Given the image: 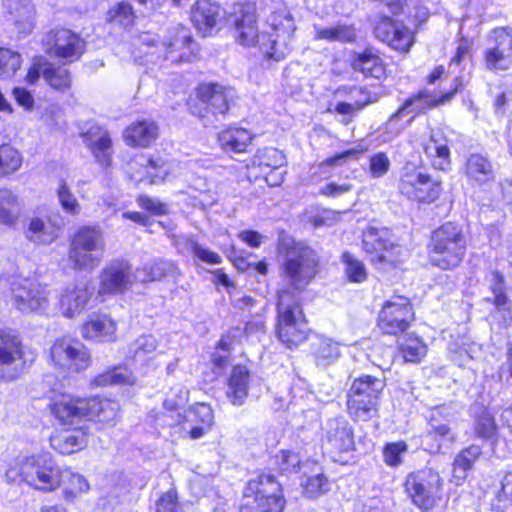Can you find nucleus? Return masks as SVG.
Wrapping results in <instances>:
<instances>
[{
	"mask_svg": "<svg viewBox=\"0 0 512 512\" xmlns=\"http://www.w3.org/2000/svg\"><path fill=\"white\" fill-rule=\"evenodd\" d=\"M484 62L489 71H505L512 65V28L498 27L490 35Z\"/></svg>",
	"mask_w": 512,
	"mask_h": 512,
	"instance_id": "dca6fc26",
	"label": "nucleus"
},
{
	"mask_svg": "<svg viewBox=\"0 0 512 512\" xmlns=\"http://www.w3.org/2000/svg\"><path fill=\"white\" fill-rule=\"evenodd\" d=\"M193 38L183 26H177L169 30L167 40L161 42V50L165 52V59L172 62H191L195 57Z\"/></svg>",
	"mask_w": 512,
	"mask_h": 512,
	"instance_id": "412c9836",
	"label": "nucleus"
},
{
	"mask_svg": "<svg viewBox=\"0 0 512 512\" xmlns=\"http://www.w3.org/2000/svg\"><path fill=\"white\" fill-rule=\"evenodd\" d=\"M157 346V341L152 335H143L131 345L129 353L133 359L144 361L156 351Z\"/></svg>",
	"mask_w": 512,
	"mask_h": 512,
	"instance_id": "6e6d98bb",
	"label": "nucleus"
},
{
	"mask_svg": "<svg viewBox=\"0 0 512 512\" xmlns=\"http://www.w3.org/2000/svg\"><path fill=\"white\" fill-rule=\"evenodd\" d=\"M88 420H94L105 424H112L119 412V404L109 399L89 398Z\"/></svg>",
	"mask_w": 512,
	"mask_h": 512,
	"instance_id": "4c0bfd02",
	"label": "nucleus"
},
{
	"mask_svg": "<svg viewBox=\"0 0 512 512\" xmlns=\"http://www.w3.org/2000/svg\"><path fill=\"white\" fill-rule=\"evenodd\" d=\"M81 137L96 161L103 167H109L113 154L112 140L109 133L102 127L93 124L81 133Z\"/></svg>",
	"mask_w": 512,
	"mask_h": 512,
	"instance_id": "b1692460",
	"label": "nucleus"
},
{
	"mask_svg": "<svg viewBox=\"0 0 512 512\" xmlns=\"http://www.w3.org/2000/svg\"><path fill=\"white\" fill-rule=\"evenodd\" d=\"M385 379L371 375H364L355 379L350 388V394L379 401L381 392L385 387Z\"/></svg>",
	"mask_w": 512,
	"mask_h": 512,
	"instance_id": "58836bf2",
	"label": "nucleus"
},
{
	"mask_svg": "<svg viewBox=\"0 0 512 512\" xmlns=\"http://www.w3.org/2000/svg\"><path fill=\"white\" fill-rule=\"evenodd\" d=\"M285 499L280 484L270 474L251 479L243 492L240 512H282Z\"/></svg>",
	"mask_w": 512,
	"mask_h": 512,
	"instance_id": "423d86ee",
	"label": "nucleus"
},
{
	"mask_svg": "<svg viewBox=\"0 0 512 512\" xmlns=\"http://www.w3.org/2000/svg\"><path fill=\"white\" fill-rule=\"evenodd\" d=\"M407 445L404 442L388 444L384 449V459L389 466H397L401 463V454L406 452Z\"/></svg>",
	"mask_w": 512,
	"mask_h": 512,
	"instance_id": "338daca9",
	"label": "nucleus"
},
{
	"mask_svg": "<svg viewBox=\"0 0 512 512\" xmlns=\"http://www.w3.org/2000/svg\"><path fill=\"white\" fill-rule=\"evenodd\" d=\"M22 57L19 53L0 48V78H11L21 67Z\"/></svg>",
	"mask_w": 512,
	"mask_h": 512,
	"instance_id": "864d4df0",
	"label": "nucleus"
},
{
	"mask_svg": "<svg viewBox=\"0 0 512 512\" xmlns=\"http://www.w3.org/2000/svg\"><path fill=\"white\" fill-rule=\"evenodd\" d=\"M387 232L385 230H378L377 228H368L363 233V249L370 255L371 262L377 263V256L383 252L389 240L386 238Z\"/></svg>",
	"mask_w": 512,
	"mask_h": 512,
	"instance_id": "49530a36",
	"label": "nucleus"
},
{
	"mask_svg": "<svg viewBox=\"0 0 512 512\" xmlns=\"http://www.w3.org/2000/svg\"><path fill=\"white\" fill-rule=\"evenodd\" d=\"M89 403V398L61 394L53 400L50 407L52 414L62 425L72 426L88 420Z\"/></svg>",
	"mask_w": 512,
	"mask_h": 512,
	"instance_id": "aec40b11",
	"label": "nucleus"
},
{
	"mask_svg": "<svg viewBox=\"0 0 512 512\" xmlns=\"http://www.w3.org/2000/svg\"><path fill=\"white\" fill-rule=\"evenodd\" d=\"M442 485L439 473L431 468H426L407 476L405 491L416 506L429 510L440 498Z\"/></svg>",
	"mask_w": 512,
	"mask_h": 512,
	"instance_id": "1a4fd4ad",
	"label": "nucleus"
},
{
	"mask_svg": "<svg viewBox=\"0 0 512 512\" xmlns=\"http://www.w3.org/2000/svg\"><path fill=\"white\" fill-rule=\"evenodd\" d=\"M44 62L43 79L53 89L65 92L71 86V74L65 66Z\"/></svg>",
	"mask_w": 512,
	"mask_h": 512,
	"instance_id": "a19ab883",
	"label": "nucleus"
},
{
	"mask_svg": "<svg viewBox=\"0 0 512 512\" xmlns=\"http://www.w3.org/2000/svg\"><path fill=\"white\" fill-rule=\"evenodd\" d=\"M252 134L240 127H230L218 135L221 148L228 153H243L251 144Z\"/></svg>",
	"mask_w": 512,
	"mask_h": 512,
	"instance_id": "f704fd0d",
	"label": "nucleus"
},
{
	"mask_svg": "<svg viewBox=\"0 0 512 512\" xmlns=\"http://www.w3.org/2000/svg\"><path fill=\"white\" fill-rule=\"evenodd\" d=\"M277 336L288 348L298 346L306 339L305 322L296 294L289 289L278 291Z\"/></svg>",
	"mask_w": 512,
	"mask_h": 512,
	"instance_id": "0eeeda50",
	"label": "nucleus"
},
{
	"mask_svg": "<svg viewBox=\"0 0 512 512\" xmlns=\"http://www.w3.org/2000/svg\"><path fill=\"white\" fill-rule=\"evenodd\" d=\"M50 357L56 367L72 372L86 369L90 362L86 347L70 337L56 339L50 348Z\"/></svg>",
	"mask_w": 512,
	"mask_h": 512,
	"instance_id": "ddd939ff",
	"label": "nucleus"
},
{
	"mask_svg": "<svg viewBox=\"0 0 512 512\" xmlns=\"http://www.w3.org/2000/svg\"><path fill=\"white\" fill-rule=\"evenodd\" d=\"M158 137V126L150 120L132 123L124 133L127 144L131 146L147 147Z\"/></svg>",
	"mask_w": 512,
	"mask_h": 512,
	"instance_id": "473e14b6",
	"label": "nucleus"
},
{
	"mask_svg": "<svg viewBox=\"0 0 512 512\" xmlns=\"http://www.w3.org/2000/svg\"><path fill=\"white\" fill-rule=\"evenodd\" d=\"M315 39L329 42H352L355 40V31L348 25H337L334 27L322 28L314 26Z\"/></svg>",
	"mask_w": 512,
	"mask_h": 512,
	"instance_id": "09e8293b",
	"label": "nucleus"
},
{
	"mask_svg": "<svg viewBox=\"0 0 512 512\" xmlns=\"http://www.w3.org/2000/svg\"><path fill=\"white\" fill-rule=\"evenodd\" d=\"M170 164L160 157L140 156L137 160L130 164V175L138 182L149 178L150 184H156L164 181L168 176Z\"/></svg>",
	"mask_w": 512,
	"mask_h": 512,
	"instance_id": "393cba45",
	"label": "nucleus"
},
{
	"mask_svg": "<svg viewBox=\"0 0 512 512\" xmlns=\"http://www.w3.org/2000/svg\"><path fill=\"white\" fill-rule=\"evenodd\" d=\"M454 87L443 93L440 97H436L428 90H421L417 94L407 98L404 103L395 111L387 121V127L392 126L395 120H399L404 116L411 115V120L419 114L426 113L428 110L449 102L458 92L461 86L459 78L454 79Z\"/></svg>",
	"mask_w": 512,
	"mask_h": 512,
	"instance_id": "4468645a",
	"label": "nucleus"
},
{
	"mask_svg": "<svg viewBox=\"0 0 512 512\" xmlns=\"http://www.w3.org/2000/svg\"><path fill=\"white\" fill-rule=\"evenodd\" d=\"M390 160L385 153L379 152L370 158V173L373 178L383 177L390 169Z\"/></svg>",
	"mask_w": 512,
	"mask_h": 512,
	"instance_id": "69168bd1",
	"label": "nucleus"
},
{
	"mask_svg": "<svg viewBox=\"0 0 512 512\" xmlns=\"http://www.w3.org/2000/svg\"><path fill=\"white\" fill-rule=\"evenodd\" d=\"M227 23L233 28L234 37L242 46L260 44L265 55L275 61L286 57L290 51V41L295 31L292 16L286 9L269 15V30L260 34L257 25L256 5L253 2L234 3L227 12Z\"/></svg>",
	"mask_w": 512,
	"mask_h": 512,
	"instance_id": "f257e3e1",
	"label": "nucleus"
},
{
	"mask_svg": "<svg viewBox=\"0 0 512 512\" xmlns=\"http://www.w3.org/2000/svg\"><path fill=\"white\" fill-rule=\"evenodd\" d=\"M22 165V156L9 144L0 146V178L16 172Z\"/></svg>",
	"mask_w": 512,
	"mask_h": 512,
	"instance_id": "3c124183",
	"label": "nucleus"
},
{
	"mask_svg": "<svg viewBox=\"0 0 512 512\" xmlns=\"http://www.w3.org/2000/svg\"><path fill=\"white\" fill-rule=\"evenodd\" d=\"M275 462L282 473L297 472L300 465V457L292 451H280L275 456Z\"/></svg>",
	"mask_w": 512,
	"mask_h": 512,
	"instance_id": "0e129e2a",
	"label": "nucleus"
},
{
	"mask_svg": "<svg viewBox=\"0 0 512 512\" xmlns=\"http://www.w3.org/2000/svg\"><path fill=\"white\" fill-rule=\"evenodd\" d=\"M136 281L131 265L125 260L108 263L99 274V295L120 294L128 290Z\"/></svg>",
	"mask_w": 512,
	"mask_h": 512,
	"instance_id": "a211bd4d",
	"label": "nucleus"
},
{
	"mask_svg": "<svg viewBox=\"0 0 512 512\" xmlns=\"http://www.w3.org/2000/svg\"><path fill=\"white\" fill-rule=\"evenodd\" d=\"M400 351L407 362H419L427 352L423 341L411 334L405 335L399 343Z\"/></svg>",
	"mask_w": 512,
	"mask_h": 512,
	"instance_id": "8fccbe9b",
	"label": "nucleus"
},
{
	"mask_svg": "<svg viewBox=\"0 0 512 512\" xmlns=\"http://www.w3.org/2000/svg\"><path fill=\"white\" fill-rule=\"evenodd\" d=\"M92 383L98 387L108 385H134L136 377L124 366H117L97 375Z\"/></svg>",
	"mask_w": 512,
	"mask_h": 512,
	"instance_id": "c03bdc74",
	"label": "nucleus"
},
{
	"mask_svg": "<svg viewBox=\"0 0 512 512\" xmlns=\"http://www.w3.org/2000/svg\"><path fill=\"white\" fill-rule=\"evenodd\" d=\"M278 251L283 256L282 275L286 283L283 289H289L299 299L319 272L318 253L305 243L286 236L279 239Z\"/></svg>",
	"mask_w": 512,
	"mask_h": 512,
	"instance_id": "f03ea898",
	"label": "nucleus"
},
{
	"mask_svg": "<svg viewBox=\"0 0 512 512\" xmlns=\"http://www.w3.org/2000/svg\"><path fill=\"white\" fill-rule=\"evenodd\" d=\"M322 445L330 452H348L354 447L353 428L343 416L330 418L322 427Z\"/></svg>",
	"mask_w": 512,
	"mask_h": 512,
	"instance_id": "6ab92c4d",
	"label": "nucleus"
},
{
	"mask_svg": "<svg viewBox=\"0 0 512 512\" xmlns=\"http://www.w3.org/2000/svg\"><path fill=\"white\" fill-rule=\"evenodd\" d=\"M252 382V375L244 365H235L227 379L225 395L228 401L236 407L245 404Z\"/></svg>",
	"mask_w": 512,
	"mask_h": 512,
	"instance_id": "a878e982",
	"label": "nucleus"
},
{
	"mask_svg": "<svg viewBox=\"0 0 512 512\" xmlns=\"http://www.w3.org/2000/svg\"><path fill=\"white\" fill-rule=\"evenodd\" d=\"M351 93L353 97H360V99H357L354 103H337L335 106V111L338 114L353 116L366 105L374 102V100L371 99L369 92L364 88H354Z\"/></svg>",
	"mask_w": 512,
	"mask_h": 512,
	"instance_id": "603ef678",
	"label": "nucleus"
},
{
	"mask_svg": "<svg viewBox=\"0 0 512 512\" xmlns=\"http://www.w3.org/2000/svg\"><path fill=\"white\" fill-rule=\"evenodd\" d=\"M234 96L235 91L232 88L212 83L203 84L198 88V100L191 104L190 110L205 126L214 125L226 115Z\"/></svg>",
	"mask_w": 512,
	"mask_h": 512,
	"instance_id": "6e6552de",
	"label": "nucleus"
},
{
	"mask_svg": "<svg viewBox=\"0 0 512 512\" xmlns=\"http://www.w3.org/2000/svg\"><path fill=\"white\" fill-rule=\"evenodd\" d=\"M378 402L365 397L350 394L347 409L351 416L360 421H368L377 415Z\"/></svg>",
	"mask_w": 512,
	"mask_h": 512,
	"instance_id": "79ce46f5",
	"label": "nucleus"
},
{
	"mask_svg": "<svg viewBox=\"0 0 512 512\" xmlns=\"http://www.w3.org/2000/svg\"><path fill=\"white\" fill-rule=\"evenodd\" d=\"M474 433L483 441L495 442L498 438V427L494 416L487 410L480 408L474 416Z\"/></svg>",
	"mask_w": 512,
	"mask_h": 512,
	"instance_id": "37998d69",
	"label": "nucleus"
},
{
	"mask_svg": "<svg viewBox=\"0 0 512 512\" xmlns=\"http://www.w3.org/2000/svg\"><path fill=\"white\" fill-rule=\"evenodd\" d=\"M63 225L62 219L46 223L40 218H32L25 231L26 238L38 245H49L54 242Z\"/></svg>",
	"mask_w": 512,
	"mask_h": 512,
	"instance_id": "2f4dec72",
	"label": "nucleus"
},
{
	"mask_svg": "<svg viewBox=\"0 0 512 512\" xmlns=\"http://www.w3.org/2000/svg\"><path fill=\"white\" fill-rule=\"evenodd\" d=\"M342 261L345 264V273L351 282L361 283L366 280L367 273L364 264L349 253H343Z\"/></svg>",
	"mask_w": 512,
	"mask_h": 512,
	"instance_id": "680f3d73",
	"label": "nucleus"
},
{
	"mask_svg": "<svg viewBox=\"0 0 512 512\" xmlns=\"http://www.w3.org/2000/svg\"><path fill=\"white\" fill-rule=\"evenodd\" d=\"M490 290L494 295V304L499 310H506L508 297L504 275L499 271H493L488 279Z\"/></svg>",
	"mask_w": 512,
	"mask_h": 512,
	"instance_id": "5fc2aeb1",
	"label": "nucleus"
},
{
	"mask_svg": "<svg viewBox=\"0 0 512 512\" xmlns=\"http://www.w3.org/2000/svg\"><path fill=\"white\" fill-rule=\"evenodd\" d=\"M425 153L433 159V165L438 170L445 171L450 167L451 159L448 141L440 131H433L431 133L430 141L425 146Z\"/></svg>",
	"mask_w": 512,
	"mask_h": 512,
	"instance_id": "c9c22d12",
	"label": "nucleus"
},
{
	"mask_svg": "<svg viewBox=\"0 0 512 512\" xmlns=\"http://www.w3.org/2000/svg\"><path fill=\"white\" fill-rule=\"evenodd\" d=\"M14 306L21 312L44 313L49 307V290L27 278H18L11 283Z\"/></svg>",
	"mask_w": 512,
	"mask_h": 512,
	"instance_id": "9b49d317",
	"label": "nucleus"
},
{
	"mask_svg": "<svg viewBox=\"0 0 512 512\" xmlns=\"http://www.w3.org/2000/svg\"><path fill=\"white\" fill-rule=\"evenodd\" d=\"M269 159H272L271 162H265L264 164L268 167H273L274 169L266 176V182L270 186H278L283 182V174L278 172L277 169L284 162V155L280 153L277 149H267L264 152Z\"/></svg>",
	"mask_w": 512,
	"mask_h": 512,
	"instance_id": "052dcab7",
	"label": "nucleus"
},
{
	"mask_svg": "<svg viewBox=\"0 0 512 512\" xmlns=\"http://www.w3.org/2000/svg\"><path fill=\"white\" fill-rule=\"evenodd\" d=\"M462 174L471 186H484L495 179L494 167L487 155L472 153L467 156L461 168Z\"/></svg>",
	"mask_w": 512,
	"mask_h": 512,
	"instance_id": "5701e85b",
	"label": "nucleus"
},
{
	"mask_svg": "<svg viewBox=\"0 0 512 512\" xmlns=\"http://www.w3.org/2000/svg\"><path fill=\"white\" fill-rule=\"evenodd\" d=\"M179 274V269L174 262L165 259H155L143 265L142 268H138L134 273V278L141 283H147L168 278L175 280Z\"/></svg>",
	"mask_w": 512,
	"mask_h": 512,
	"instance_id": "c756f323",
	"label": "nucleus"
},
{
	"mask_svg": "<svg viewBox=\"0 0 512 512\" xmlns=\"http://www.w3.org/2000/svg\"><path fill=\"white\" fill-rule=\"evenodd\" d=\"M46 54L72 63L78 60L84 51V41L69 29L57 28L47 32L42 38Z\"/></svg>",
	"mask_w": 512,
	"mask_h": 512,
	"instance_id": "f8f14e48",
	"label": "nucleus"
},
{
	"mask_svg": "<svg viewBox=\"0 0 512 512\" xmlns=\"http://www.w3.org/2000/svg\"><path fill=\"white\" fill-rule=\"evenodd\" d=\"M50 444L60 454L69 455L87 445V434L82 427L59 431L50 437Z\"/></svg>",
	"mask_w": 512,
	"mask_h": 512,
	"instance_id": "7c9ffc66",
	"label": "nucleus"
},
{
	"mask_svg": "<svg viewBox=\"0 0 512 512\" xmlns=\"http://www.w3.org/2000/svg\"><path fill=\"white\" fill-rule=\"evenodd\" d=\"M116 325L106 315L94 316L82 326V336L89 340L112 341L115 339Z\"/></svg>",
	"mask_w": 512,
	"mask_h": 512,
	"instance_id": "72a5a7b5",
	"label": "nucleus"
},
{
	"mask_svg": "<svg viewBox=\"0 0 512 512\" xmlns=\"http://www.w3.org/2000/svg\"><path fill=\"white\" fill-rule=\"evenodd\" d=\"M25 368L21 341L17 336L0 330V380H16Z\"/></svg>",
	"mask_w": 512,
	"mask_h": 512,
	"instance_id": "2eb2a0df",
	"label": "nucleus"
},
{
	"mask_svg": "<svg viewBox=\"0 0 512 512\" xmlns=\"http://www.w3.org/2000/svg\"><path fill=\"white\" fill-rule=\"evenodd\" d=\"M57 198L65 213L71 216H77L80 214L81 206L65 181H61L59 184L57 189Z\"/></svg>",
	"mask_w": 512,
	"mask_h": 512,
	"instance_id": "13d9d810",
	"label": "nucleus"
},
{
	"mask_svg": "<svg viewBox=\"0 0 512 512\" xmlns=\"http://www.w3.org/2000/svg\"><path fill=\"white\" fill-rule=\"evenodd\" d=\"M5 7L12 17L15 29L23 36L35 27V7L30 0H5Z\"/></svg>",
	"mask_w": 512,
	"mask_h": 512,
	"instance_id": "cd10ccee",
	"label": "nucleus"
},
{
	"mask_svg": "<svg viewBox=\"0 0 512 512\" xmlns=\"http://www.w3.org/2000/svg\"><path fill=\"white\" fill-rule=\"evenodd\" d=\"M414 318L409 299L395 296L387 301L379 314V327L385 333L396 335L405 331Z\"/></svg>",
	"mask_w": 512,
	"mask_h": 512,
	"instance_id": "f3484780",
	"label": "nucleus"
},
{
	"mask_svg": "<svg viewBox=\"0 0 512 512\" xmlns=\"http://www.w3.org/2000/svg\"><path fill=\"white\" fill-rule=\"evenodd\" d=\"M92 295L93 287L88 284L66 287L59 300L63 315L67 318L79 315L86 308Z\"/></svg>",
	"mask_w": 512,
	"mask_h": 512,
	"instance_id": "bb28decb",
	"label": "nucleus"
},
{
	"mask_svg": "<svg viewBox=\"0 0 512 512\" xmlns=\"http://www.w3.org/2000/svg\"><path fill=\"white\" fill-rule=\"evenodd\" d=\"M19 201L9 189H0V222L5 225L13 224L19 216Z\"/></svg>",
	"mask_w": 512,
	"mask_h": 512,
	"instance_id": "de8ad7c7",
	"label": "nucleus"
},
{
	"mask_svg": "<svg viewBox=\"0 0 512 512\" xmlns=\"http://www.w3.org/2000/svg\"><path fill=\"white\" fill-rule=\"evenodd\" d=\"M374 33L380 41L401 52H407L413 43L412 32L388 17L381 19L376 24Z\"/></svg>",
	"mask_w": 512,
	"mask_h": 512,
	"instance_id": "4be33fe9",
	"label": "nucleus"
},
{
	"mask_svg": "<svg viewBox=\"0 0 512 512\" xmlns=\"http://www.w3.org/2000/svg\"><path fill=\"white\" fill-rule=\"evenodd\" d=\"M134 19L135 14L132 6L124 1L118 3L108 11V20L124 28L132 26Z\"/></svg>",
	"mask_w": 512,
	"mask_h": 512,
	"instance_id": "4d7b16f0",
	"label": "nucleus"
},
{
	"mask_svg": "<svg viewBox=\"0 0 512 512\" xmlns=\"http://www.w3.org/2000/svg\"><path fill=\"white\" fill-rule=\"evenodd\" d=\"M482 454V448L479 445L472 444L462 449L455 457L453 462L454 476L459 479H465Z\"/></svg>",
	"mask_w": 512,
	"mask_h": 512,
	"instance_id": "a18cd8bd",
	"label": "nucleus"
},
{
	"mask_svg": "<svg viewBox=\"0 0 512 512\" xmlns=\"http://www.w3.org/2000/svg\"><path fill=\"white\" fill-rule=\"evenodd\" d=\"M467 241L462 228L447 222L437 228L431 236L429 260L442 270L458 267L466 254Z\"/></svg>",
	"mask_w": 512,
	"mask_h": 512,
	"instance_id": "20e7f679",
	"label": "nucleus"
},
{
	"mask_svg": "<svg viewBox=\"0 0 512 512\" xmlns=\"http://www.w3.org/2000/svg\"><path fill=\"white\" fill-rule=\"evenodd\" d=\"M61 485L71 494L87 492L90 488L84 476L69 469L61 470Z\"/></svg>",
	"mask_w": 512,
	"mask_h": 512,
	"instance_id": "bf43d9fd",
	"label": "nucleus"
},
{
	"mask_svg": "<svg viewBox=\"0 0 512 512\" xmlns=\"http://www.w3.org/2000/svg\"><path fill=\"white\" fill-rule=\"evenodd\" d=\"M405 256L406 250L389 240L383 252L380 253V256H377L376 264L383 266L385 264L396 265L401 262Z\"/></svg>",
	"mask_w": 512,
	"mask_h": 512,
	"instance_id": "e2e57ef3",
	"label": "nucleus"
},
{
	"mask_svg": "<svg viewBox=\"0 0 512 512\" xmlns=\"http://www.w3.org/2000/svg\"><path fill=\"white\" fill-rule=\"evenodd\" d=\"M191 20L203 36H206L220 22L221 8L209 0H199L192 8Z\"/></svg>",
	"mask_w": 512,
	"mask_h": 512,
	"instance_id": "c85d7f7f",
	"label": "nucleus"
},
{
	"mask_svg": "<svg viewBox=\"0 0 512 512\" xmlns=\"http://www.w3.org/2000/svg\"><path fill=\"white\" fill-rule=\"evenodd\" d=\"M399 190L410 200L431 203L441 195L442 181L424 171L416 169L409 171L406 168L399 183Z\"/></svg>",
	"mask_w": 512,
	"mask_h": 512,
	"instance_id": "9d476101",
	"label": "nucleus"
},
{
	"mask_svg": "<svg viewBox=\"0 0 512 512\" xmlns=\"http://www.w3.org/2000/svg\"><path fill=\"white\" fill-rule=\"evenodd\" d=\"M353 68L362 72L365 77L380 79L385 75L382 59L371 50L359 54L353 61Z\"/></svg>",
	"mask_w": 512,
	"mask_h": 512,
	"instance_id": "ea45409f",
	"label": "nucleus"
},
{
	"mask_svg": "<svg viewBox=\"0 0 512 512\" xmlns=\"http://www.w3.org/2000/svg\"><path fill=\"white\" fill-rule=\"evenodd\" d=\"M137 202L140 207L155 215H163L168 212L167 205L157 198L141 195L138 197Z\"/></svg>",
	"mask_w": 512,
	"mask_h": 512,
	"instance_id": "774afa93",
	"label": "nucleus"
},
{
	"mask_svg": "<svg viewBox=\"0 0 512 512\" xmlns=\"http://www.w3.org/2000/svg\"><path fill=\"white\" fill-rule=\"evenodd\" d=\"M11 482H24L30 487L50 492L61 486V469L45 453L20 455L6 471Z\"/></svg>",
	"mask_w": 512,
	"mask_h": 512,
	"instance_id": "7ed1b4c3",
	"label": "nucleus"
},
{
	"mask_svg": "<svg viewBox=\"0 0 512 512\" xmlns=\"http://www.w3.org/2000/svg\"><path fill=\"white\" fill-rule=\"evenodd\" d=\"M312 354L315 363L320 368H326L341 355L339 344L329 338H317L312 344Z\"/></svg>",
	"mask_w": 512,
	"mask_h": 512,
	"instance_id": "e433bc0d",
	"label": "nucleus"
},
{
	"mask_svg": "<svg viewBox=\"0 0 512 512\" xmlns=\"http://www.w3.org/2000/svg\"><path fill=\"white\" fill-rule=\"evenodd\" d=\"M105 247L104 234L99 227L82 226L71 238L68 260L74 270H93L102 262Z\"/></svg>",
	"mask_w": 512,
	"mask_h": 512,
	"instance_id": "39448f33",
	"label": "nucleus"
}]
</instances>
